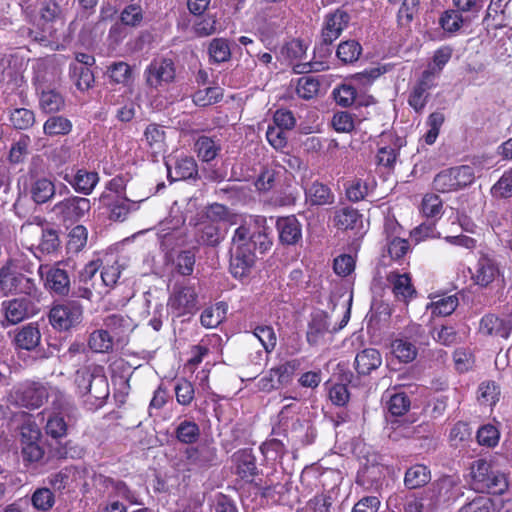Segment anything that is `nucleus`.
Segmentation results:
<instances>
[{
    "label": "nucleus",
    "instance_id": "1",
    "mask_svg": "<svg viewBox=\"0 0 512 512\" xmlns=\"http://www.w3.org/2000/svg\"><path fill=\"white\" fill-rule=\"evenodd\" d=\"M270 229L264 216H250L235 229L230 249V272L235 278L247 277L255 266L258 254L272 246Z\"/></svg>",
    "mask_w": 512,
    "mask_h": 512
},
{
    "label": "nucleus",
    "instance_id": "2",
    "mask_svg": "<svg viewBox=\"0 0 512 512\" xmlns=\"http://www.w3.org/2000/svg\"><path fill=\"white\" fill-rule=\"evenodd\" d=\"M473 488L479 492L503 494L509 486L508 474L496 463L477 459L470 466Z\"/></svg>",
    "mask_w": 512,
    "mask_h": 512
},
{
    "label": "nucleus",
    "instance_id": "3",
    "mask_svg": "<svg viewBox=\"0 0 512 512\" xmlns=\"http://www.w3.org/2000/svg\"><path fill=\"white\" fill-rule=\"evenodd\" d=\"M25 418L19 427V443L21 456L25 465L43 463L45 445L42 432L29 414H21Z\"/></svg>",
    "mask_w": 512,
    "mask_h": 512
},
{
    "label": "nucleus",
    "instance_id": "4",
    "mask_svg": "<svg viewBox=\"0 0 512 512\" xmlns=\"http://www.w3.org/2000/svg\"><path fill=\"white\" fill-rule=\"evenodd\" d=\"M474 180V168L461 165L440 171L434 177L433 188L440 193H449L471 185Z\"/></svg>",
    "mask_w": 512,
    "mask_h": 512
},
{
    "label": "nucleus",
    "instance_id": "5",
    "mask_svg": "<svg viewBox=\"0 0 512 512\" xmlns=\"http://www.w3.org/2000/svg\"><path fill=\"white\" fill-rule=\"evenodd\" d=\"M424 490L435 512L454 502L461 495L459 480L453 476H444Z\"/></svg>",
    "mask_w": 512,
    "mask_h": 512
},
{
    "label": "nucleus",
    "instance_id": "6",
    "mask_svg": "<svg viewBox=\"0 0 512 512\" xmlns=\"http://www.w3.org/2000/svg\"><path fill=\"white\" fill-rule=\"evenodd\" d=\"M49 322L59 331H68L81 323L83 307L76 300L65 301L54 305L49 312Z\"/></svg>",
    "mask_w": 512,
    "mask_h": 512
},
{
    "label": "nucleus",
    "instance_id": "7",
    "mask_svg": "<svg viewBox=\"0 0 512 512\" xmlns=\"http://www.w3.org/2000/svg\"><path fill=\"white\" fill-rule=\"evenodd\" d=\"M38 275L43 281L44 287L51 293L58 296L69 295L71 281L63 262L41 264L38 267Z\"/></svg>",
    "mask_w": 512,
    "mask_h": 512
},
{
    "label": "nucleus",
    "instance_id": "8",
    "mask_svg": "<svg viewBox=\"0 0 512 512\" xmlns=\"http://www.w3.org/2000/svg\"><path fill=\"white\" fill-rule=\"evenodd\" d=\"M146 85L151 89H159L175 81L176 67L172 59L158 57L153 59L144 70Z\"/></svg>",
    "mask_w": 512,
    "mask_h": 512
},
{
    "label": "nucleus",
    "instance_id": "9",
    "mask_svg": "<svg viewBox=\"0 0 512 512\" xmlns=\"http://www.w3.org/2000/svg\"><path fill=\"white\" fill-rule=\"evenodd\" d=\"M168 307L176 317L193 314L198 309V295L188 284H175L168 299Z\"/></svg>",
    "mask_w": 512,
    "mask_h": 512
},
{
    "label": "nucleus",
    "instance_id": "10",
    "mask_svg": "<svg viewBox=\"0 0 512 512\" xmlns=\"http://www.w3.org/2000/svg\"><path fill=\"white\" fill-rule=\"evenodd\" d=\"M41 162L39 157L32 159L31 167L29 168V195L32 201L38 205L45 204L51 201L56 194V186L51 178L45 176H38L34 166Z\"/></svg>",
    "mask_w": 512,
    "mask_h": 512
},
{
    "label": "nucleus",
    "instance_id": "11",
    "mask_svg": "<svg viewBox=\"0 0 512 512\" xmlns=\"http://www.w3.org/2000/svg\"><path fill=\"white\" fill-rule=\"evenodd\" d=\"M349 21L350 15L342 9H336L334 12L326 15L319 44L320 49L324 53H330L329 46L339 38Z\"/></svg>",
    "mask_w": 512,
    "mask_h": 512
},
{
    "label": "nucleus",
    "instance_id": "12",
    "mask_svg": "<svg viewBox=\"0 0 512 512\" xmlns=\"http://www.w3.org/2000/svg\"><path fill=\"white\" fill-rule=\"evenodd\" d=\"M90 209L91 203L89 199L72 196L56 203L53 207V212L64 223L74 224L84 218Z\"/></svg>",
    "mask_w": 512,
    "mask_h": 512
},
{
    "label": "nucleus",
    "instance_id": "13",
    "mask_svg": "<svg viewBox=\"0 0 512 512\" xmlns=\"http://www.w3.org/2000/svg\"><path fill=\"white\" fill-rule=\"evenodd\" d=\"M15 404L29 408H39L48 397V388L39 382L25 383L12 394Z\"/></svg>",
    "mask_w": 512,
    "mask_h": 512
},
{
    "label": "nucleus",
    "instance_id": "14",
    "mask_svg": "<svg viewBox=\"0 0 512 512\" xmlns=\"http://www.w3.org/2000/svg\"><path fill=\"white\" fill-rule=\"evenodd\" d=\"M500 274V267L496 255L492 251H481L475 265L473 278L481 287H487Z\"/></svg>",
    "mask_w": 512,
    "mask_h": 512
},
{
    "label": "nucleus",
    "instance_id": "15",
    "mask_svg": "<svg viewBox=\"0 0 512 512\" xmlns=\"http://www.w3.org/2000/svg\"><path fill=\"white\" fill-rule=\"evenodd\" d=\"M2 311L6 321L15 325L34 316L37 308L29 298L21 297L3 301Z\"/></svg>",
    "mask_w": 512,
    "mask_h": 512
},
{
    "label": "nucleus",
    "instance_id": "16",
    "mask_svg": "<svg viewBox=\"0 0 512 512\" xmlns=\"http://www.w3.org/2000/svg\"><path fill=\"white\" fill-rule=\"evenodd\" d=\"M350 308H348L341 320L338 328L334 327L330 330L329 317L325 312H318L313 315L307 331V341L310 345H318L327 332H336L343 328L349 321Z\"/></svg>",
    "mask_w": 512,
    "mask_h": 512
},
{
    "label": "nucleus",
    "instance_id": "17",
    "mask_svg": "<svg viewBox=\"0 0 512 512\" xmlns=\"http://www.w3.org/2000/svg\"><path fill=\"white\" fill-rule=\"evenodd\" d=\"M226 236L225 223L216 221H201L196 228V241L201 245L215 247Z\"/></svg>",
    "mask_w": 512,
    "mask_h": 512
},
{
    "label": "nucleus",
    "instance_id": "18",
    "mask_svg": "<svg viewBox=\"0 0 512 512\" xmlns=\"http://www.w3.org/2000/svg\"><path fill=\"white\" fill-rule=\"evenodd\" d=\"M433 78V69L425 70L410 92L408 103L417 113L422 112L426 106L430 95L429 90L434 86Z\"/></svg>",
    "mask_w": 512,
    "mask_h": 512
},
{
    "label": "nucleus",
    "instance_id": "19",
    "mask_svg": "<svg viewBox=\"0 0 512 512\" xmlns=\"http://www.w3.org/2000/svg\"><path fill=\"white\" fill-rule=\"evenodd\" d=\"M168 178L171 181H180L193 178L197 175V163L193 157L181 156L169 158L166 162Z\"/></svg>",
    "mask_w": 512,
    "mask_h": 512
},
{
    "label": "nucleus",
    "instance_id": "20",
    "mask_svg": "<svg viewBox=\"0 0 512 512\" xmlns=\"http://www.w3.org/2000/svg\"><path fill=\"white\" fill-rule=\"evenodd\" d=\"M105 328L117 343H124L136 324L127 315L111 314L104 320Z\"/></svg>",
    "mask_w": 512,
    "mask_h": 512
},
{
    "label": "nucleus",
    "instance_id": "21",
    "mask_svg": "<svg viewBox=\"0 0 512 512\" xmlns=\"http://www.w3.org/2000/svg\"><path fill=\"white\" fill-rule=\"evenodd\" d=\"M62 178L69 183L76 192L84 195H90L99 182L97 172L87 171L85 169H78L74 174L65 172Z\"/></svg>",
    "mask_w": 512,
    "mask_h": 512
},
{
    "label": "nucleus",
    "instance_id": "22",
    "mask_svg": "<svg viewBox=\"0 0 512 512\" xmlns=\"http://www.w3.org/2000/svg\"><path fill=\"white\" fill-rule=\"evenodd\" d=\"M185 455L188 463L197 468H208L217 461V449L208 443L187 448Z\"/></svg>",
    "mask_w": 512,
    "mask_h": 512
},
{
    "label": "nucleus",
    "instance_id": "23",
    "mask_svg": "<svg viewBox=\"0 0 512 512\" xmlns=\"http://www.w3.org/2000/svg\"><path fill=\"white\" fill-rule=\"evenodd\" d=\"M385 481L384 467L378 464L363 467L357 474L356 483L366 490L376 491L382 489Z\"/></svg>",
    "mask_w": 512,
    "mask_h": 512
},
{
    "label": "nucleus",
    "instance_id": "24",
    "mask_svg": "<svg viewBox=\"0 0 512 512\" xmlns=\"http://www.w3.org/2000/svg\"><path fill=\"white\" fill-rule=\"evenodd\" d=\"M276 227L284 245H295L302 239V227L294 215L279 218Z\"/></svg>",
    "mask_w": 512,
    "mask_h": 512
},
{
    "label": "nucleus",
    "instance_id": "25",
    "mask_svg": "<svg viewBox=\"0 0 512 512\" xmlns=\"http://www.w3.org/2000/svg\"><path fill=\"white\" fill-rule=\"evenodd\" d=\"M100 203L109 211L112 221H124L129 214V200L113 193H102Z\"/></svg>",
    "mask_w": 512,
    "mask_h": 512
},
{
    "label": "nucleus",
    "instance_id": "26",
    "mask_svg": "<svg viewBox=\"0 0 512 512\" xmlns=\"http://www.w3.org/2000/svg\"><path fill=\"white\" fill-rule=\"evenodd\" d=\"M512 331L509 320L499 318L494 314L485 315L480 322V332L484 335L507 339Z\"/></svg>",
    "mask_w": 512,
    "mask_h": 512
},
{
    "label": "nucleus",
    "instance_id": "27",
    "mask_svg": "<svg viewBox=\"0 0 512 512\" xmlns=\"http://www.w3.org/2000/svg\"><path fill=\"white\" fill-rule=\"evenodd\" d=\"M299 366L298 360H291L271 369L270 378L261 380L263 382V389L270 390L276 388L274 378H276V382L279 385L287 384Z\"/></svg>",
    "mask_w": 512,
    "mask_h": 512
},
{
    "label": "nucleus",
    "instance_id": "28",
    "mask_svg": "<svg viewBox=\"0 0 512 512\" xmlns=\"http://www.w3.org/2000/svg\"><path fill=\"white\" fill-rule=\"evenodd\" d=\"M387 282L391 285L392 292L399 301L407 302L416 293L411 278L406 273L390 272L387 275Z\"/></svg>",
    "mask_w": 512,
    "mask_h": 512
},
{
    "label": "nucleus",
    "instance_id": "29",
    "mask_svg": "<svg viewBox=\"0 0 512 512\" xmlns=\"http://www.w3.org/2000/svg\"><path fill=\"white\" fill-rule=\"evenodd\" d=\"M382 364L380 352L374 348H366L357 353L354 361L355 369L359 375H369Z\"/></svg>",
    "mask_w": 512,
    "mask_h": 512
},
{
    "label": "nucleus",
    "instance_id": "30",
    "mask_svg": "<svg viewBox=\"0 0 512 512\" xmlns=\"http://www.w3.org/2000/svg\"><path fill=\"white\" fill-rule=\"evenodd\" d=\"M41 341V333L38 327L32 323L19 328L14 336V344L17 348L31 351L35 349Z\"/></svg>",
    "mask_w": 512,
    "mask_h": 512
},
{
    "label": "nucleus",
    "instance_id": "31",
    "mask_svg": "<svg viewBox=\"0 0 512 512\" xmlns=\"http://www.w3.org/2000/svg\"><path fill=\"white\" fill-rule=\"evenodd\" d=\"M305 197L306 202L315 206L329 205L334 202V194L331 189L318 181H314L305 188Z\"/></svg>",
    "mask_w": 512,
    "mask_h": 512
},
{
    "label": "nucleus",
    "instance_id": "32",
    "mask_svg": "<svg viewBox=\"0 0 512 512\" xmlns=\"http://www.w3.org/2000/svg\"><path fill=\"white\" fill-rule=\"evenodd\" d=\"M197 156L204 162L214 160L221 151L220 139L202 135L194 144Z\"/></svg>",
    "mask_w": 512,
    "mask_h": 512
},
{
    "label": "nucleus",
    "instance_id": "33",
    "mask_svg": "<svg viewBox=\"0 0 512 512\" xmlns=\"http://www.w3.org/2000/svg\"><path fill=\"white\" fill-rule=\"evenodd\" d=\"M403 512H435L425 490L408 493L401 498Z\"/></svg>",
    "mask_w": 512,
    "mask_h": 512
},
{
    "label": "nucleus",
    "instance_id": "34",
    "mask_svg": "<svg viewBox=\"0 0 512 512\" xmlns=\"http://www.w3.org/2000/svg\"><path fill=\"white\" fill-rule=\"evenodd\" d=\"M165 138V131L158 124L151 123L146 127L144 131V139L154 156H158L165 151Z\"/></svg>",
    "mask_w": 512,
    "mask_h": 512
},
{
    "label": "nucleus",
    "instance_id": "35",
    "mask_svg": "<svg viewBox=\"0 0 512 512\" xmlns=\"http://www.w3.org/2000/svg\"><path fill=\"white\" fill-rule=\"evenodd\" d=\"M362 222V215L357 209L352 207H343L334 212V226L341 230L354 229L358 223Z\"/></svg>",
    "mask_w": 512,
    "mask_h": 512
},
{
    "label": "nucleus",
    "instance_id": "36",
    "mask_svg": "<svg viewBox=\"0 0 512 512\" xmlns=\"http://www.w3.org/2000/svg\"><path fill=\"white\" fill-rule=\"evenodd\" d=\"M174 435L180 443L194 444L200 437V427L196 422L184 419L175 427Z\"/></svg>",
    "mask_w": 512,
    "mask_h": 512
},
{
    "label": "nucleus",
    "instance_id": "37",
    "mask_svg": "<svg viewBox=\"0 0 512 512\" xmlns=\"http://www.w3.org/2000/svg\"><path fill=\"white\" fill-rule=\"evenodd\" d=\"M237 473L238 475L248 481L252 482L254 476L257 474V466L255 457L248 450H243L236 455Z\"/></svg>",
    "mask_w": 512,
    "mask_h": 512
},
{
    "label": "nucleus",
    "instance_id": "38",
    "mask_svg": "<svg viewBox=\"0 0 512 512\" xmlns=\"http://www.w3.org/2000/svg\"><path fill=\"white\" fill-rule=\"evenodd\" d=\"M72 127V122L68 118L61 115H54L45 121L43 132L50 137L64 136L71 132Z\"/></svg>",
    "mask_w": 512,
    "mask_h": 512
},
{
    "label": "nucleus",
    "instance_id": "39",
    "mask_svg": "<svg viewBox=\"0 0 512 512\" xmlns=\"http://www.w3.org/2000/svg\"><path fill=\"white\" fill-rule=\"evenodd\" d=\"M114 342L116 341L106 328L98 329L89 335L88 346L96 353H108L112 351Z\"/></svg>",
    "mask_w": 512,
    "mask_h": 512
},
{
    "label": "nucleus",
    "instance_id": "40",
    "mask_svg": "<svg viewBox=\"0 0 512 512\" xmlns=\"http://www.w3.org/2000/svg\"><path fill=\"white\" fill-rule=\"evenodd\" d=\"M70 77L80 91L90 89L94 84V74L90 68L82 64H70Z\"/></svg>",
    "mask_w": 512,
    "mask_h": 512
},
{
    "label": "nucleus",
    "instance_id": "41",
    "mask_svg": "<svg viewBox=\"0 0 512 512\" xmlns=\"http://www.w3.org/2000/svg\"><path fill=\"white\" fill-rule=\"evenodd\" d=\"M335 102L342 107H349L356 103L358 105H368V101H362L357 97L356 89L351 84H341L333 90Z\"/></svg>",
    "mask_w": 512,
    "mask_h": 512
},
{
    "label": "nucleus",
    "instance_id": "42",
    "mask_svg": "<svg viewBox=\"0 0 512 512\" xmlns=\"http://www.w3.org/2000/svg\"><path fill=\"white\" fill-rule=\"evenodd\" d=\"M430 471L424 465L417 464L405 472L404 484L408 489L419 488L430 481Z\"/></svg>",
    "mask_w": 512,
    "mask_h": 512
},
{
    "label": "nucleus",
    "instance_id": "43",
    "mask_svg": "<svg viewBox=\"0 0 512 512\" xmlns=\"http://www.w3.org/2000/svg\"><path fill=\"white\" fill-rule=\"evenodd\" d=\"M39 105L45 113L59 112L65 105L62 95L54 89L40 91Z\"/></svg>",
    "mask_w": 512,
    "mask_h": 512
},
{
    "label": "nucleus",
    "instance_id": "44",
    "mask_svg": "<svg viewBox=\"0 0 512 512\" xmlns=\"http://www.w3.org/2000/svg\"><path fill=\"white\" fill-rule=\"evenodd\" d=\"M100 368V365L91 364L76 371L75 383L81 395H86L91 391V383H93Z\"/></svg>",
    "mask_w": 512,
    "mask_h": 512
},
{
    "label": "nucleus",
    "instance_id": "45",
    "mask_svg": "<svg viewBox=\"0 0 512 512\" xmlns=\"http://www.w3.org/2000/svg\"><path fill=\"white\" fill-rule=\"evenodd\" d=\"M392 353L403 363L412 362L417 356V347L407 338L395 339L392 344Z\"/></svg>",
    "mask_w": 512,
    "mask_h": 512
},
{
    "label": "nucleus",
    "instance_id": "46",
    "mask_svg": "<svg viewBox=\"0 0 512 512\" xmlns=\"http://www.w3.org/2000/svg\"><path fill=\"white\" fill-rule=\"evenodd\" d=\"M195 253L192 250H183L172 259L174 270L182 276H190L194 271Z\"/></svg>",
    "mask_w": 512,
    "mask_h": 512
},
{
    "label": "nucleus",
    "instance_id": "47",
    "mask_svg": "<svg viewBox=\"0 0 512 512\" xmlns=\"http://www.w3.org/2000/svg\"><path fill=\"white\" fill-rule=\"evenodd\" d=\"M208 53L210 60L214 63L227 62L231 58V49L227 39L214 38L209 46Z\"/></svg>",
    "mask_w": 512,
    "mask_h": 512
},
{
    "label": "nucleus",
    "instance_id": "48",
    "mask_svg": "<svg viewBox=\"0 0 512 512\" xmlns=\"http://www.w3.org/2000/svg\"><path fill=\"white\" fill-rule=\"evenodd\" d=\"M361 53L362 47L355 40L341 42L336 51L338 59L345 64L357 61Z\"/></svg>",
    "mask_w": 512,
    "mask_h": 512
},
{
    "label": "nucleus",
    "instance_id": "49",
    "mask_svg": "<svg viewBox=\"0 0 512 512\" xmlns=\"http://www.w3.org/2000/svg\"><path fill=\"white\" fill-rule=\"evenodd\" d=\"M225 314V305L218 303L213 307L206 308L202 312L200 322L206 328H215L224 320Z\"/></svg>",
    "mask_w": 512,
    "mask_h": 512
},
{
    "label": "nucleus",
    "instance_id": "50",
    "mask_svg": "<svg viewBox=\"0 0 512 512\" xmlns=\"http://www.w3.org/2000/svg\"><path fill=\"white\" fill-rule=\"evenodd\" d=\"M500 396V389L493 381L482 382L478 387L477 399L481 405L493 406Z\"/></svg>",
    "mask_w": 512,
    "mask_h": 512
},
{
    "label": "nucleus",
    "instance_id": "51",
    "mask_svg": "<svg viewBox=\"0 0 512 512\" xmlns=\"http://www.w3.org/2000/svg\"><path fill=\"white\" fill-rule=\"evenodd\" d=\"M19 272L12 270L9 265L0 268V294L6 296L13 294L17 288Z\"/></svg>",
    "mask_w": 512,
    "mask_h": 512
},
{
    "label": "nucleus",
    "instance_id": "52",
    "mask_svg": "<svg viewBox=\"0 0 512 512\" xmlns=\"http://www.w3.org/2000/svg\"><path fill=\"white\" fill-rule=\"evenodd\" d=\"M491 195L497 199L512 197V169L507 170L491 187Z\"/></svg>",
    "mask_w": 512,
    "mask_h": 512
},
{
    "label": "nucleus",
    "instance_id": "53",
    "mask_svg": "<svg viewBox=\"0 0 512 512\" xmlns=\"http://www.w3.org/2000/svg\"><path fill=\"white\" fill-rule=\"evenodd\" d=\"M56 79V69L52 67L50 70L44 63H38L35 70L34 82L37 91L49 89L50 85Z\"/></svg>",
    "mask_w": 512,
    "mask_h": 512
},
{
    "label": "nucleus",
    "instance_id": "54",
    "mask_svg": "<svg viewBox=\"0 0 512 512\" xmlns=\"http://www.w3.org/2000/svg\"><path fill=\"white\" fill-rule=\"evenodd\" d=\"M320 88V83L312 76H303L299 78L296 92L297 95L305 100L312 99L317 95Z\"/></svg>",
    "mask_w": 512,
    "mask_h": 512
},
{
    "label": "nucleus",
    "instance_id": "55",
    "mask_svg": "<svg viewBox=\"0 0 512 512\" xmlns=\"http://www.w3.org/2000/svg\"><path fill=\"white\" fill-rule=\"evenodd\" d=\"M253 335L260 341L266 352H272L276 346L277 338L274 329L268 325H259L253 329Z\"/></svg>",
    "mask_w": 512,
    "mask_h": 512
},
{
    "label": "nucleus",
    "instance_id": "56",
    "mask_svg": "<svg viewBox=\"0 0 512 512\" xmlns=\"http://www.w3.org/2000/svg\"><path fill=\"white\" fill-rule=\"evenodd\" d=\"M10 121L14 128L25 130L34 124L35 115L32 110L26 108H16L10 114Z\"/></svg>",
    "mask_w": 512,
    "mask_h": 512
},
{
    "label": "nucleus",
    "instance_id": "57",
    "mask_svg": "<svg viewBox=\"0 0 512 512\" xmlns=\"http://www.w3.org/2000/svg\"><path fill=\"white\" fill-rule=\"evenodd\" d=\"M46 433L52 438H61L67 434V423L59 413H52L45 426Z\"/></svg>",
    "mask_w": 512,
    "mask_h": 512
},
{
    "label": "nucleus",
    "instance_id": "58",
    "mask_svg": "<svg viewBox=\"0 0 512 512\" xmlns=\"http://www.w3.org/2000/svg\"><path fill=\"white\" fill-rule=\"evenodd\" d=\"M497 505L487 496H479L465 504L458 512H496Z\"/></svg>",
    "mask_w": 512,
    "mask_h": 512
},
{
    "label": "nucleus",
    "instance_id": "59",
    "mask_svg": "<svg viewBox=\"0 0 512 512\" xmlns=\"http://www.w3.org/2000/svg\"><path fill=\"white\" fill-rule=\"evenodd\" d=\"M386 408L392 416H402L410 408V399L405 393H396L387 401Z\"/></svg>",
    "mask_w": 512,
    "mask_h": 512
},
{
    "label": "nucleus",
    "instance_id": "60",
    "mask_svg": "<svg viewBox=\"0 0 512 512\" xmlns=\"http://www.w3.org/2000/svg\"><path fill=\"white\" fill-rule=\"evenodd\" d=\"M260 449L266 459L270 461L280 460L286 453L285 444L276 438L265 441Z\"/></svg>",
    "mask_w": 512,
    "mask_h": 512
},
{
    "label": "nucleus",
    "instance_id": "61",
    "mask_svg": "<svg viewBox=\"0 0 512 512\" xmlns=\"http://www.w3.org/2000/svg\"><path fill=\"white\" fill-rule=\"evenodd\" d=\"M33 506L42 511H48L55 503L54 494L49 488H38L31 497Z\"/></svg>",
    "mask_w": 512,
    "mask_h": 512
},
{
    "label": "nucleus",
    "instance_id": "62",
    "mask_svg": "<svg viewBox=\"0 0 512 512\" xmlns=\"http://www.w3.org/2000/svg\"><path fill=\"white\" fill-rule=\"evenodd\" d=\"M458 306V298L455 295L442 297L431 303L433 315L448 316L452 314Z\"/></svg>",
    "mask_w": 512,
    "mask_h": 512
},
{
    "label": "nucleus",
    "instance_id": "63",
    "mask_svg": "<svg viewBox=\"0 0 512 512\" xmlns=\"http://www.w3.org/2000/svg\"><path fill=\"white\" fill-rule=\"evenodd\" d=\"M402 146L401 139H397L394 146H382L378 149L377 163L385 167H392L396 162L399 149Z\"/></svg>",
    "mask_w": 512,
    "mask_h": 512
},
{
    "label": "nucleus",
    "instance_id": "64",
    "mask_svg": "<svg viewBox=\"0 0 512 512\" xmlns=\"http://www.w3.org/2000/svg\"><path fill=\"white\" fill-rule=\"evenodd\" d=\"M175 394H176V400L179 404L183 406H188L191 404V402L194 399V386L193 384L186 380V379H180L175 385Z\"/></svg>",
    "mask_w": 512,
    "mask_h": 512
}]
</instances>
